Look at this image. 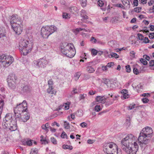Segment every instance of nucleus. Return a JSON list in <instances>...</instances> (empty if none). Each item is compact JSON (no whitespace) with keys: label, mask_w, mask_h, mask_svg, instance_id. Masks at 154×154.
Here are the masks:
<instances>
[{"label":"nucleus","mask_w":154,"mask_h":154,"mask_svg":"<svg viewBox=\"0 0 154 154\" xmlns=\"http://www.w3.org/2000/svg\"><path fill=\"white\" fill-rule=\"evenodd\" d=\"M137 140L133 134H128L122 140V149L128 154H136L139 148Z\"/></svg>","instance_id":"1"},{"label":"nucleus","mask_w":154,"mask_h":154,"mask_svg":"<svg viewBox=\"0 0 154 154\" xmlns=\"http://www.w3.org/2000/svg\"><path fill=\"white\" fill-rule=\"evenodd\" d=\"M153 133L151 127H147L143 128L141 131L138 138L139 144L142 148L146 147L150 141L149 139Z\"/></svg>","instance_id":"2"},{"label":"nucleus","mask_w":154,"mask_h":154,"mask_svg":"<svg viewBox=\"0 0 154 154\" xmlns=\"http://www.w3.org/2000/svg\"><path fill=\"white\" fill-rule=\"evenodd\" d=\"M10 19L12 28L16 34H20L22 32L23 20L17 15L11 16Z\"/></svg>","instance_id":"3"},{"label":"nucleus","mask_w":154,"mask_h":154,"mask_svg":"<svg viewBox=\"0 0 154 154\" xmlns=\"http://www.w3.org/2000/svg\"><path fill=\"white\" fill-rule=\"evenodd\" d=\"M73 48L74 46L72 44L64 42L61 44L60 50L63 55L71 58L73 57L75 54V51Z\"/></svg>","instance_id":"4"},{"label":"nucleus","mask_w":154,"mask_h":154,"mask_svg":"<svg viewBox=\"0 0 154 154\" xmlns=\"http://www.w3.org/2000/svg\"><path fill=\"white\" fill-rule=\"evenodd\" d=\"M32 44L31 41L27 39H21L19 44V48L21 54L26 55L31 50Z\"/></svg>","instance_id":"5"},{"label":"nucleus","mask_w":154,"mask_h":154,"mask_svg":"<svg viewBox=\"0 0 154 154\" xmlns=\"http://www.w3.org/2000/svg\"><path fill=\"white\" fill-rule=\"evenodd\" d=\"M103 150L107 154H120L118 152L117 146L112 142L105 144Z\"/></svg>","instance_id":"6"},{"label":"nucleus","mask_w":154,"mask_h":154,"mask_svg":"<svg viewBox=\"0 0 154 154\" xmlns=\"http://www.w3.org/2000/svg\"><path fill=\"white\" fill-rule=\"evenodd\" d=\"M57 28L54 25L43 26L41 29V35L45 38H48V36L56 31Z\"/></svg>","instance_id":"7"},{"label":"nucleus","mask_w":154,"mask_h":154,"mask_svg":"<svg viewBox=\"0 0 154 154\" xmlns=\"http://www.w3.org/2000/svg\"><path fill=\"white\" fill-rule=\"evenodd\" d=\"M14 110L15 116L16 115H19L24 112H27L28 109L26 101L23 100L22 103L17 105V106L14 108Z\"/></svg>","instance_id":"8"},{"label":"nucleus","mask_w":154,"mask_h":154,"mask_svg":"<svg viewBox=\"0 0 154 154\" xmlns=\"http://www.w3.org/2000/svg\"><path fill=\"white\" fill-rule=\"evenodd\" d=\"M7 82L9 87L12 89H14L17 84V78L14 74H10L7 79Z\"/></svg>","instance_id":"9"},{"label":"nucleus","mask_w":154,"mask_h":154,"mask_svg":"<svg viewBox=\"0 0 154 154\" xmlns=\"http://www.w3.org/2000/svg\"><path fill=\"white\" fill-rule=\"evenodd\" d=\"M49 62L45 57H44L35 61L34 63L37 67L44 68L48 63Z\"/></svg>","instance_id":"10"},{"label":"nucleus","mask_w":154,"mask_h":154,"mask_svg":"<svg viewBox=\"0 0 154 154\" xmlns=\"http://www.w3.org/2000/svg\"><path fill=\"white\" fill-rule=\"evenodd\" d=\"M12 116L11 114H7L4 118L2 125L3 128H5L8 127V124H9L12 121Z\"/></svg>","instance_id":"11"},{"label":"nucleus","mask_w":154,"mask_h":154,"mask_svg":"<svg viewBox=\"0 0 154 154\" xmlns=\"http://www.w3.org/2000/svg\"><path fill=\"white\" fill-rule=\"evenodd\" d=\"M26 114L24 115L21 116V114L19 115H16L15 117V120H19L20 122H26L28 120L30 116L29 113H26Z\"/></svg>","instance_id":"12"},{"label":"nucleus","mask_w":154,"mask_h":154,"mask_svg":"<svg viewBox=\"0 0 154 154\" xmlns=\"http://www.w3.org/2000/svg\"><path fill=\"white\" fill-rule=\"evenodd\" d=\"M17 121L13 120L9 124H8V127L4 128L6 129L8 128L11 131L16 130L17 129Z\"/></svg>","instance_id":"13"},{"label":"nucleus","mask_w":154,"mask_h":154,"mask_svg":"<svg viewBox=\"0 0 154 154\" xmlns=\"http://www.w3.org/2000/svg\"><path fill=\"white\" fill-rule=\"evenodd\" d=\"M14 60V59L13 57L9 56H6L5 61L3 62L4 63L3 66L5 67L8 66L13 62Z\"/></svg>","instance_id":"14"},{"label":"nucleus","mask_w":154,"mask_h":154,"mask_svg":"<svg viewBox=\"0 0 154 154\" xmlns=\"http://www.w3.org/2000/svg\"><path fill=\"white\" fill-rule=\"evenodd\" d=\"M104 82V83L106 85L109 89L112 90L115 88V85L112 81H110L108 79H105Z\"/></svg>","instance_id":"15"},{"label":"nucleus","mask_w":154,"mask_h":154,"mask_svg":"<svg viewBox=\"0 0 154 154\" xmlns=\"http://www.w3.org/2000/svg\"><path fill=\"white\" fill-rule=\"evenodd\" d=\"M21 88V92L22 93L29 92L31 90V88L30 86L24 84H22Z\"/></svg>","instance_id":"16"},{"label":"nucleus","mask_w":154,"mask_h":154,"mask_svg":"<svg viewBox=\"0 0 154 154\" xmlns=\"http://www.w3.org/2000/svg\"><path fill=\"white\" fill-rule=\"evenodd\" d=\"M93 62H90L87 63V70L89 73H93L94 72V69L93 67L92 66Z\"/></svg>","instance_id":"17"},{"label":"nucleus","mask_w":154,"mask_h":154,"mask_svg":"<svg viewBox=\"0 0 154 154\" xmlns=\"http://www.w3.org/2000/svg\"><path fill=\"white\" fill-rule=\"evenodd\" d=\"M96 102L99 103H104L106 102V97L103 96H98L96 97Z\"/></svg>","instance_id":"18"},{"label":"nucleus","mask_w":154,"mask_h":154,"mask_svg":"<svg viewBox=\"0 0 154 154\" xmlns=\"http://www.w3.org/2000/svg\"><path fill=\"white\" fill-rule=\"evenodd\" d=\"M33 140L29 139H25L22 142V143L24 145L31 146L32 145Z\"/></svg>","instance_id":"19"},{"label":"nucleus","mask_w":154,"mask_h":154,"mask_svg":"<svg viewBox=\"0 0 154 154\" xmlns=\"http://www.w3.org/2000/svg\"><path fill=\"white\" fill-rule=\"evenodd\" d=\"M54 88L53 87L50 86L48 87V88L47 90V92L48 94H55L56 93V91L54 89Z\"/></svg>","instance_id":"20"},{"label":"nucleus","mask_w":154,"mask_h":154,"mask_svg":"<svg viewBox=\"0 0 154 154\" xmlns=\"http://www.w3.org/2000/svg\"><path fill=\"white\" fill-rule=\"evenodd\" d=\"M82 30H84V31L85 32H90V30L89 29H85V28H76L75 29V30L74 31V32L76 34L79 31H81Z\"/></svg>","instance_id":"21"},{"label":"nucleus","mask_w":154,"mask_h":154,"mask_svg":"<svg viewBox=\"0 0 154 154\" xmlns=\"http://www.w3.org/2000/svg\"><path fill=\"white\" fill-rule=\"evenodd\" d=\"M115 100L114 98H110L109 99V100L106 101L105 103V105L106 106H108L110 105H111L113 104L114 102V100Z\"/></svg>","instance_id":"22"},{"label":"nucleus","mask_w":154,"mask_h":154,"mask_svg":"<svg viewBox=\"0 0 154 154\" xmlns=\"http://www.w3.org/2000/svg\"><path fill=\"white\" fill-rule=\"evenodd\" d=\"M4 105V101L2 100H0V119H1V116L2 113L3 106Z\"/></svg>","instance_id":"23"},{"label":"nucleus","mask_w":154,"mask_h":154,"mask_svg":"<svg viewBox=\"0 0 154 154\" xmlns=\"http://www.w3.org/2000/svg\"><path fill=\"white\" fill-rule=\"evenodd\" d=\"M6 56L4 55H1L0 54V64H2L3 66V63H3L4 61H5V59H6Z\"/></svg>","instance_id":"24"},{"label":"nucleus","mask_w":154,"mask_h":154,"mask_svg":"<svg viewBox=\"0 0 154 154\" xmlns=\"http://www.w3.org/2000/svg\"><path fill=\"white\" fill-rule=\"evenodd\" d=\"M40 138V141L42 142V144L44 143V144H46L48 143V141L46 140L45 138H44V136L43 135H41Z\"/></svg>","instance_id":"25"},{"label":"nucleus","mask_w":154,"mask_h":154,"mask_svg":"<svg viewBox=\"0 0 154 154\" xmlns=\"http://www.w3.org/2000/svg\"><path fill=\"white\" fill-rule=\"evenodd\" d=\"M70 11L71 12L74 13L78 11L77 8L75 6L71 7L70 9Z\"/></svg>","instance_id":"26"},{"label":"nucleus","mask_w":154,"mask_h":154,"mask_svg":"<svg viewBox=\"0 0 154 154\" xmlns=\"http://www.w3.org/2000/svg\"><path fill=\"white\" fill-rule=\"evenodd\" d=\"M63 148L64 149H69L70 150L72 149V146L67 145H63Z\"/></svg>","instance_id":"27"},{"label":"nucleus","mask_w":154,"mask_h":154,"mask_svg":"<svg viewBox=\"0 0 154 154\" xmlns=\"http://www.w3.org/2000/svg\"><path fill=\"white\" fill-rule=\"evenodd\" d=\"M70 103L69 102H68L67 103H65L63 105V106L65 110H67L69 109Z\"/></svg>","instance_id":"28"},{"label":"nucleus","mask_w":154,"mask_h":154,"mask_svg":"<svg viewBox=\"0 0 154 154\" xmlns=\"http://www.w3.org/2000/svg\"><path fill=\"white\" fill-rule=\"evenodd\" d=\"M80 1L82 7H85L86 6L87 0H80Z\"/></svg>","instance_id":"29"},{"label":"nucleus","mask_w":154,"mask_h":154,"mask_svg":"<svg viewBox=\"0 0 154 154\" xmlns=\"http://www.w3.org/2000/svg\"><path fill=\"white\" fill-rule=\"evenodd\" d=\"M95 110L97 112H99L101 110V107L100 105H97L94 107Z\"/></svg>","instance_id":"30"},{"label":"nucleus","mask_w":154,"mask_h":154,"mask_svg":"<svg viewBox=\"0 0 154 154\" xmlns=\"http://www.w3.org/2000/svg\"><path fill=\"white\" fill-rule=\"evenodd\" d=\"M70 118L72 119H74L75 117V115L71 114L70 115V116H68L67 117V119H68L69 121H71L72 120Z\"/></svg>","instance_id":"31"},{"label":"nucleus","mask_w":154,"mask_h":154,"mask_svg":"<svg viewBox=\"0 0 154 154\" xmlns=\"http://www.w3.org/2000/svg\"><path fill=\"white\" fill-rule=\"evenodd\" d=\"M61 137L62 138H66V139L68 137L67 134L64 131L62 132L61 135Z\"/></svg>","instance_id":"32"},{"label":"nucleus","mask_w":154,"mask_h":154,"mask_svg":"<svg viewBox=\"0 0 154 154\" xmlns=\"http://www.w3.org/2000/svg\"><path fill=\"white\" fill-rule=\"evenodd\" d=\"M64 126L66 129H68L70 128V125L69 123L66 121L64 122Z\"/></svg>","instance_id":"33"},{"label":"nucleus","mask_w":154,"mask_h":154,"mask_svg":"<svg viewBox=\"0 0 154 154\" xmlns=\"http://www.w3.org/2000/svg\"><path fill=\"white\" fill-rule=\"evenodd\" d=\"M86 96V94H80L79 95V99L80 100H82L84 99Z\"/></svg>","instance_id":"34"},{"label":"nucleus","mask_w":154,"mask_h":154,"mask_svg":"<svg viewBox=\"0 0 154 154\" xmlns=\"http://www.w3.org/2000/svg\"><path fill=\"white\" fill-rule=\"evenodd\" d=\"M62 17L63 18L66 19H68L70 18L69 15L68 14L66 13H64L62 15Z\"/></svg>","instance_id":"35"},{"label":"nucleus","mask_w":154,"mask_h":154,"mask_svg":"<svg viewBox=\"0 0 154 154\" xmlns=\"http://www.w3.org/2000/svg\"><path fill=\"white\" fill-rule=\"evenodd\" d=\"M38 151L36 149H32L30 154H37Z\"/></svg>","instance_id":"36"},{"label":"nucleus","mask_w":154,"mask_h":154,"mask_svg":"<svg viewBox=\"0 0 154 154\" xmlns=\"http://www.w3.org/2000/svg\"><path fill=\"white\" fill-rule=\"evenodd\" d=\"M126 71L127 72H130L131 71V68L130 66L129 65H127L125 66Z\"/></svg>","instance_id":"37"},{"label":"nucleus","mask_w":154,"mask_h":154,"mask_svg":"<svg viewBox=\"0 0 154 154\" xmlns=\"http://www.w3.org/2000/svg\"><path fill=\"white\" fill-rule=\"evenodd\" d=\"M140 61L144 65H146L147 63V62L146 60L143 58H141L140 60Z\"/></svg>","instance_id":"38"},{"label":"nucleus","mask_w":154,"mask_h":154,"mask_svg":"<svg viewBox=\"0 0 154 154\" xmlns=\"http://www.w3.org/2000/svg\"><path fill=\"white\" fill-rule=\"evenodd\" d=\"M125 124L126 125V126L128 127H129L130 125L131 122L130 118L126 119Z\"/></svg>","instance_id":"39"},{"label":"nucleus","mask_w":154,"mask_h":154,"mask_svg":"<svg viewBox=\"0 0 154 154\" xmlns=\"http://www.w3.org/2000/svg\"><path fill=\"white\" fill-rule=\"evenodd\" d=\"M110 55L112 57H114L116 58H118L119 57V56L116 53H112L110 54Z\"/></svg>","instance_id":"40"},{"label":"nucleus","mask_w":154,"mask_h":154,"mask_svg":"<svg viewBox=\"0 0 154 154\" xmlns=\"http://www.w3.org/2000/svg\"><path fill=\"white\" fill-rule=\"evenodd\" d=\"M141 8L140 7H136L134 8V11L136 12L139 13L141 11Z\"/></svg>","instance_id":"41"},{"label":"nucleus","mask_w":154,"mask_h":154,"mask_svg":"<svg viewBox=\"0 0 154 154\" xmlns=\"http://www.w3.org/2000/svg\"><path fill=\"white\" fill-rule=\"evenodd\" d=\"M72 95H73L74 94H78V91L77 90V89L75 88H73V90L72 91Z\"/></svg>","instance_id":"42"},{"label":"nucleus","mask_w":154,"mask_h":154,"mask_svg":"<svg viewBox=\"0 0 154 154\" xmlns=\"http://www.w3.org/2000/svg\"><path fill=\"white\" fill-rule=\"evenodd\" d=\"M137 36L138 37V38L140 40H142L143 39L144 37L143 35L142 34L138 33L137 34Z\"/></svg>","instance_id":"43"},{"label":"nucleus","mask_w":154,"mask_h":154,"mask_svg":"<svg viewBox=\"0 0 154 154\" xmlns=\"http://www.w3.org/2000/svg\"><path fill=\"white\" fill-rule=\"evenodd\" d=\"M114 63L113 62H111L108 63H107L106 66L107 67H111L112 66H114Z\"/></svg>","instance_id":"44"},{"label":"nucleus","mask_w":154,"mask_h":154,"mask_svg":"<svg viewBox=\"0 0 154 154\" xmlns=\"http://www.w3.org/2000/svg\"><path fill=\"white\" fill-rule=\"evenodd\" d=\"M121 97H122V99H125L126 98H128V97H129V95L127 94V93L126 94L125 93V94L122 95V96Z\"/></svg>","instance_id":"45"},{"label":"nucleus","mask_w":154,"mask_h":154,"mask_svg":"<svg viewBox=\"0 0 154 154\" xmlns=\"http://www.w3.org/2000/svg\"><path fill=\"white\" fill-rule=\"evenodd\" d=\"M82 17V20H86L88 19V17L85 14H81Z\"/></svg>","instance_id":"46"},{"label":"nucleus","mask_w":154,"mask_h":154,"mask_svg":"<svg viewBox=\"0 0 154 154\" xmlns=\"http://www.w3.org/2000/svg\"><path fill=\"white\" fill-rule=\"evenodd\" d=\"M136 105L135 104H130L128 107V110H131L132 109H133L135 107Z\"/></svg>","instance_id":"47"},{"label":"nucleus","mask_w":154,"mask_h":154,"mask_svg":"<svg viewBox=\"0 0 154 154\" xmlns=\"http://www.w3.org/2000/svg\"><path fill=\"white\" fill-rule=\"evenodd\" d=\"M91 53L92 55L95 56L97 55V52L95 49H93L91 50Z\"/></svg>","instance_id":"48"},{"label":"nucleus","mask_w":154,"mask_h":154,"mask_svg":"<svg viewBox=\"0 0 154 154\" xmlns=\"http://www.w3.org/2000/svg\"><path fill=\"white\" fill-rule=\"evenodd\" d=\"M48 87H49L50 86L53 87V81L51 79L50 80L48 81Z\"/></svg>","instance_id":"49"},{"label":"nucleus","mask_w":154,"mask_h":154,"mask_svg":"<svg viewBox=\"0 0 154 154\" xmlns=\"http://www.w3.org/2000/svg\"><path fill=\"white\" fill-rule=\"evenodd\" d=\"M133 72L134 74L137 75L139 74V71L138 69L136 68H134L133 69Z\"/></svg>","instance_id":"50"},{"label":"nucleus","mask_w":154,"mask_h":154,"mask_svg":"<svg viewBox=\"0 0 154 154\" xmlns=\"http://www.w3.org/2000/svg\"><path fill=\"white\" fill-rule=\"evenodd\" d=\"M51 140L53 144H55L57 143V141L54 137H51Z\"/></svg>","instance_id":"51"},{"label":"nucleus","mask_w":154,"mask_h":154,"mask_svg":"<svg viewBox=\"0 0 154 154\" xmlns=\"http://www.w3.org/2000/svg\"><path fill=\"white\" fill-rule=\"evenodd\" d=\"M115 6L119 8H121L123 9H125V7L123 6L121 4H118L115 5Z\"/></svg>","instance_id":"52"},{"label":"nucleus","mask_w":154,"mask_h":154,"mask_svg":"<svg viewBox=\"0 0 154 154\" xmlns=\"http://www.w3.org/2000/svg\"><path fill=\"white\" fill-rule=\"evenodd\" d=\"M149 37L150 39L154 38V32L150 33L149 35Z\"/></svg>","instance_id":"53"},{"label":"nucleus","mask_w":154,"mask_h":154,"mask_svg":"<svg viewBox=\"0 0 154 154\" xmlns=\"http://www.w3.org/2000/svg\"><path fill=\"white\" fill-rule=\"evenodd\" d=\"M87 125V124L85 122H83L80 124V126H81L82 128H85L86 127Z\"/></svg>","instance_id":"54"},{"label":"nucleus","mask_w":154,"mask_h":154,"mask_svg":"<svg viewBox=\"0 0 154 154\" xmlns=\"http://www.w3.org/2000/svg\"><path fill=\"white\" fill-rule=\"evenodd\" d=\"M102 70L103 71H106L107 70V67L106 66H102Z\"/></svg>","instance_id":"55"},{"label":"nucleus","mask_w":154,"mask_h":154,"mask_svg":"<svg viewBox=\"0 0 154 154\" xmlns=\"http://www.w3.org/2000/svg\"><path fill=\"white\" fill-rule=\"evenodd\" d=\"M142 101L143 103H147L149 101V100L148 98H143L142 99Z\"/></svg>","instance_id":"56"},{"label":"nucleus","mask_w":154,"mask_h":154,"mask_svg":"<svg viewBox=\"0 0 154 154\" xmlns=\"http://www.w3.org/2000/svg\"><path fill=\"white\" fill-rule=\"evenodd\" d=\"M98 4L100 7H102L104 3L103 1L101 0H99L98 1Z\"/></svg>","instance_id":"57"},{"label":"nucleus","mask_w":154,"mask_h":154,"mask_svg":"<svg viewBox=\"0 0 154 154\" xmlns=\"http://www.w3.org/2000/svg\"><path fill=\"white\" fill-rule=\"evenodd\" d=\"M143 40L144 42L145 43H147L149 42V40L147 37H145L143 39Z\"/></svg>","instance_id":"58"},{"label":"nucleus","mask_w":154,"mask_h":154,"mask_svg":"<svg viewBox=\"0 0 154 154\" xmlns=\"http://www.w3.org/2000/svg\"><path fill=\"white\" fill-rule=\"evenodd\" d=\"M96 92L95 91H90L88 92V94L90 95H93L95 94Z\"/></svg>","instance_id":"59"},{"label":"nucleus","mask_w":154,"mask_h":154,"mask_svg":"<svg viewBox=\"0 0 154 154\" xmlns=\"http://www.w3.org/2000/svg\"><path fill=\"white\" fill-rule=\"evenodd\" d=\"M135 52L134 51H131L130 52V56L133 57H135Z\"/></svg>","instance_id":"60"},{"label":"nucleus","mask_w":154,"mask_h":154,"mask_svg":"<svg viewBox=\"0 0 154 154\" xmlns=\"http://www.w3.org/2000/svg\"><path fill=\"white\" fill-rule=\"evenodd\" d=\"M149 66H152L154 65V60H151L149 62Z\"/></svg>","instance_id":"61"},{"label":"nucleus","mask_w":154,"mask_h":154,"mask_svg":"<svg viewBox=\"0 0 154 154\" xmlns=\"http://www.w3.org/2000/svg\"><path fill=\"white\" fill-rule=\"evenodd\" d=\"M143 57L147 60L149 61L150 59V57L146 55H144Z\"/></svg>","instance_id":"62"},{"label":"nucleus","mask_w":154,"mask_h":154,"mask_svg":"<svg viewBox=\"0 0 154 154\" xmlns=\"http://www.w3.org/2000/svg\"><path fill=\"white\" fill-rule=\"evenodd\" d=\"M134 5L135 6H137L138 5V1L137 0H134L133 2Z\"/></svg>","instance_id":"63"},{"label":"nucleus","mask_w":154,"mask_h":154,"mask_svg":"<svg viewBox=\"0 0 154 154\" xmlns=\"http://www.w3.org/2000/svg\"><path fill=\"white\" fill-rule=\"evenodd\" d=\"M149 28L151 31H154V25H150Z\"/></svg>","instance_id":"64"}]
</instances>
